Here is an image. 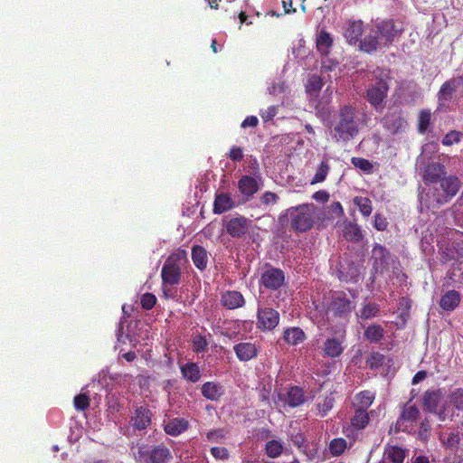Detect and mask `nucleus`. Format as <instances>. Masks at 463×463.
<instances>
[{"instance_id":"obj_1","label":"nucleus","mask_w":463,"mask_h":463,"mask_svg":"<svg viewBox=\"0 0 463 463\" xmlns=\"http://www.w3.org/2000/svg\"><path fill=\"white\" fill-rule=\"evenodd\" d=\"M423 403L439 420H445L453 416V408L463 410V388L450 389L446 393L441 390L427 392L423 397Z\"/></svg>"},{"instance_id":"obj_2","label":"nucleus","mask_w":463,"mask_h":463,"mask_svg":"<svg viewBox=\"0 0 463 463\" xmlns=\"http://www.w3.org/2000/svg\"><path fill=\"white\" fill-rule=\"evenodd\" d=\"M426 193L421 192L419 199L421 205L427 208L435 204L444 203L449 198L453 197L459 189V181L457 177L449 176L442 178L438 184H430Z\"/></svg>"},{"instance_id":"obj_3","label":"nucleus","mask_w":463,"mask_h":463,"mask_svg":"<svg viewBox=\"0 0 463 463\" xmlns=\"http://www.w3.org/2000/svg\"><path fill=\"white\" fill-rule=\"evenodd\" d=\"M333 128L337 141H348L354 138L359 131L358 121L355 118V109L350 106L341 108L334 121Z\"/></svg>"},{"instance_id":"obj_4","label":"nucleus","mask_w":463,"mask_h":463,"mask_svg":"<svg viewBox=\"0 0 463 463\" xmlns=\"http://www.w3.org/2000/svg\"><path fill=\"white\" fill-rule=\"evenodd\" d=\"M187 261V253L184 250L169 255L161 271L163 285L174 286L179 283L181 278V268Z\"/></svg>"},{"instance_id":"obj_5","label":"nucleus","mask_w":463,"mask_h":463,"mask_svg":"<svg viewBox=\"0 0 463 463\" xmlns=\"http://www.w3.org/2000/svg\"><path fill=\"white\" fill-rule=\"evenodd\" d=\"M373 76L376 81L368 88L366 98L377 111H382L384 108V100L389 90L387 83L388 75L384 71L377 69L373 71Z\"/></svg>"},{"instance_id":"obj_6","label":"nucleus","mask_w":463,"mask_h":463,"mask_svg":"<svg viewBox=\"0 0 463 463\" xmlns=\"http://www.w3.org/2000/svg\"><path fill=\"white\" fill-rule=\"evenodd\" d=\"M314 206L305 204L290 211L291 225L299 232H306L310 229L314 222Z\"/></svg>"},{"instance_id":"obj_7","label":"nucleus","mask_w":463,"mask_h":463,"mask_svg":"<svg viewBox=\"0 0 463 463\" xmlns=\"http://www.w3.org/2000/svg\"><path fill=\"white\" fill-rule=\"evenodd\" d=\"M134 456L137 463H165L170 458L171 453L168 449L160 446L152 450L138 447Z\"/></svg>"},{"instance_id":"obj_8","label":"nucleus","mask_w":463,"mask_h":463,"mask_svg":"<svg viewBox=\"0 0 463 463\" xmlns=\"http://www.w3.org/2000/svg\"><path fill=\"white\" fill-rule=\"evenodd\" d=\"M373 25L384 47L393 42L402 30L392 20L376 22Z\"/></svg>"},{"instance_id":"obj_9","label":"nucleus","mask_w":463,"mask_h":463,"mask_svg":"<svg viewBox=\"0 0 463 463\" xmlns=\"http://www.w3.org/2000/svg\"><path fill=\"white\" fill-rule=\"evenodd\" d=\"M279 322V313L269 307H259L258 309V327L263 330H271L275 328Z\"/></svg>"},{"instance_id":"obj_10","label":"nucleus","mask_w":463,"mask_h":463,"mask_svg":"<svg viewBox=\"0 0 463 463\" xmlns=\"http://www.w3.org/2000/svg\"><path fill=\"white\" fill-rule=\"evenodd\" d=\"M365 32L366 34L360 40V49L362 51L372 52L384 47L373 24L368 25Z\"/></svg>"},{"instance_id":"obj_11","label":"nucleus","mask_w":463,"mask_h":463,"mask_svg":"<svg viewBox=\"0 0 463 463\" xmlns=\"http://www.w3.org/2000/svg\"><path fill=\"white\" fill-rule=\"evenodd\" d=\"M365 32L366 34L360 40V49L362 51L372 52L384 47L373 24L368 25Z\"/></svg>"},{"instance_id":"obj_12","label":"nucleus","mask_w":463,"mask_h":463,"mask_svg":"<svg viewBox=\"0 0 463 463\" xmlns=\"http://www.w3.org/2000/svg\"><path fill=\"white\" fill-rule=\"evenodd\" d=\"M384 128L392 134L404 131L407 127V121L401 113H388L383 118Z\"/></svg>"},{"instance_id":"obj_13","label":"nucleus","mask_w":463,"mask_h":463,"mask_svg":"<svg viewBox=\"0 0 463 463\" xmlns=\"http://www.w3.org/2000/svg\"><path fill=\"white\" fill-rule=\"evenodd\" d=\"M250 221L245 217L238 216L232 218L226 224L228 233L232 237H241L249 229Z\"/></svg>"},{"instance_id":"obj_14","label":"nucleus","mask_w":463,"mask_h":463,"mask_svg":"<svg viewBox=\"0 0 463 463\" xmlns=\"http://www.w3.org/2000/svg\"><path fill=\"white\" fill-rule=\"evenodd\" d=\"M284 279V274L280 269H270L262 274L261 283L267 288L277 289L283 284Z\"/></svg>"},{"instance_id":"obj_15","label":"nucleus","mask_w":463,"mask_h":463,"mask_svg":"<svg viewBox=\"0 0 463 463\" xmlns=\"http://www.w3.org/2000/svg\"><path fill=\"white\" fill-rule=\"evenodd\" d=\"M445 175L444 166L440 164H430L423 172L425 184H438Z\"/></svg>"},{"instance_id":"obj_16","label":"nucleus","mask_w":463,"mask_h":463,"mask_svg":"<svg viewBox=\"0 0 463 463\" xmlns=\"http://www.w3.org/2000/svg\"><path fill=\"white\" fill-rule=\"evenodd\" d=\"M353 307L350 300L345 294L337 293L332 300L330 311L335 315L345 316L352 311Z\"/></svg>"},{"instance_id":"obj_17","label":"nucleus","mask_w":463,"mask_h":463,"mask_svg":"<svg viewBox=\"0 0 463 463\" xmlns=\"http://www.w3.org/2000/svg\"><path fill=\"white\" fill-rule=\"evenodd\" d=\"M233 350L240 361H250L258 354V348L255 344L243 342L234 345Z\"/></svg>"},{"instance_id":"obj_18","label":"nucleus","mask_w":463,"mask_h":463,"mask_svg":"<svg viewBox=\"0 0 463 463\" xmlns=\"http://www.w3.org/2000/svg\"><path fill=\"white\" fill-rule=\"evenodd\" d=\"M343 338L344 335H340L339 338L331 337L326 339L323 345L324 354L331 358L338 357L344 351Z\"/></svg>"},{"instance_id":"obj_19","label":"nucleus","mask_w":463,"mask_h":463,"mask_svg":"<svg viewBox=\"0 0 463 463\" xmlns=\"http://www.w3.org/2000/svg\"><path fill=\"white\" fill-rule=\"evenodd\" d=\"M363 32L364 25L362 21H350L346 24L344 34L350 44H356L360 42Z\"/></svg>"},{"instance_id":"obj_20","label":"nucleus","mask_w":463,"mask_h":463,"mask_svg":"<svg viewBox=\"0 0 463 463\" xmlns=\"http://www.w3.org/2000/svg\"><path fill=\"white\" fill-rule=\"evenodd\" d=\"M201 392L207 400L217 401L224 394V388L219 383L207 382L203 384Z\"/></svg>"},{"instance_id":"obj_21","label":"nucleus","mask_w":463,"mask_h":463,"mask_svg":"<svg viewBox=\"0 0 463 463\" xmlns=\"http://www.w3.org/2000/svg\"><path fill=\"white\" fill-rule=\"evenodd\" d=\"M461 296L456 290H449L441 296L439 300V307L444 311H453L460 303Z\"/></svg>"},{"instance_id":"obj_22","label":"nucleus","mask_w":463,"mask_h":463,"mask_svg":"<svg viewBox=\"0 0 463 463\" xmlns=\"http://www.w3.org/2000/svg\"><path fill=\"white\" fill-rule=\"evenodd\" d=\"M259 176L243 175L238 183L241 193L246 196H252L259 190Z\"/></svg>"},{"instance_id":"obj_23","label":"nucleus","mask_w":463,"mask_h":463,"mask_svg":"<svg viewBox=\"0 0 463 463\" xmlns=\"http://www.w3.org/2000/svg\"><path fill=\"white\" fill-rule=\"evenodd\" d=\"M461 80V78H453L443 83L439 91V101L440 105L443 104V102L448 101L451 98L452 94L460 85Z\"/></svg>"},{"instance_id":"obj_24","label":"nucleus","mask_w":463,"mask_h":463,"mask_svg":"<svg viewBox=\"0 0 463 463\" xmlns=\"http://www.w3.org/2000/svg\"><path fill=\"white\" fill-rule=\"evenodd\" d=\"M406 451L398 446H389L385 449L383 454L384 463H402L405 458Z\"/></svg>"},{"instance_id":"obj_25","label":"nucleus","mask_w":463,"mask_h":463,"mask_svg":"<svg viewBox=\"0 0 463 463\" xmlns=\"http://www.w3.org/2000/svg\"><path fill=\"white\" fill-rule=\"evenodd\" d=\"M133 425L138 430L146 429L151 422V413L146 408L140 406L136 410L132 419Z\"/></svg>"},{"instance_id":"obj_26","label":"nucleus","mask_w":463,"mask_h":463,"mask_svg":"<svg viewBox=\"0 0 463 463\" xmlns=\"http://www.w3.org/2000/svg\"><path fill=\"white\" fill-rule=\"evenodd\" d=\"M222 303L227 308L234 309L244 304V298L238 291H227L222 296Z\"/></svg>"},{"instance_id":"obj_27","label":"nucleus","mask_w":463,"mask_h":463,"mask_svg":"<svg viewBox=\"0 0 463 463\" xmlns=\"http://www.w3.org/2000/svg\"><path fill=\"white\" fill-rule=\"evenodd\" d=\"M375 395L370 391H364L356 394L353 401V405L357 410L366 411L374 401Z\"/></svg>"},{"instance_id":"obj_28","label":"nucleus","mask_w":463,"mask_h":463,"mask_svg":"<svg viewBox=\"0 0 463 463\" xmlns=\"http://www.w3.org/2000/svg\"><path fill=\"white\" fill-rule=\"evenodd\" d=\"M234 206V202L228 194H217L214 201L213 212L214 213H223L231 210Z\"/></svg>"},{"instance_id":"obj_29","label":"nucleus","mask_w":463,"mask_h":463,"mask_svg":"<svg viewBox=\"0 0 463 463\" xmlns=\"http://www.w3.org/2000/svg\"><path fill=\"white\" fill-rule=\"evenodd\" d=\"M192 260L197 269L203 270L208 263V255L206 250L199 245L193 246Z\"/></svg>"},{"instance_id":"obj_30","label":"nucleus","mask_w":463,"mask_h":463,"mask_svg":"<svg viewBox=\"0 0 463 463\" xmlns=\"http://www.w3.org/2000/svg\"><path fill=\"white\" fill-rule=\"evenodd\" d=\"M188 428V421L183 418L170 420L165 426V430L172 436H178Z\"/></svg>"},{"instance_id":"obj_31","label":"nucleus","mask_w":463,"mask_h":463,"mask_svg":"<svg viewBox=\"0 0 463 463\" xmlns=\"http://www.w3.org/2000/svg\"><path fill=\"white\" fill-rule=\"evenodd\" d=\"M304 401V392L299 387H291L286 393L285 402L290 407L299 406Z\"/></svg>"},{"instance_id":"obj_32","label":"nucleus","mask_w":463,"mask_h":463,"mask_svg":"<svg viewBox=\"0 0 463 463\" xmlns=\"http://www.w3.org/2000/svg\"><path fill=\"white\" fill-rule=\"evenodd\" d=\"M181 373L187 381L196 383L200 380L199 366L194 363H188L181 366Z\"/></svg>"},{"instance_id":"obj_33","label":"nucleus","mask_w":463,"mask_h":463,"mask_svg":"<svg viewBox=\"0 0 463 463\" xmlns=\"http://www.w3.org/2000/svg\"><path fill=\"white\" fill-rule=\"evenodd\" d=\"M284 340L292 345H298L305 340V333L299 327L288 328L284 332Z\"/></svg>"},{"instance_id":"obj_34","label":"nucleus","mask_w":463,"mask_h":463,"mask_svg":"<svg viewBox=\"0 0 463 463\" xmlns=\"http://www.w3.org/2000/svg\"><path fill=\"white\" fill-rule=\"evenodd\" d=\"M333 39L328 33L321 31L317 36V48L321 54H327L332 46Z\"/></svg>"},{"instance_id":"obj_35","label":"nucleus","mask_w":463,"mask_h":463,"mask_svg":"<svg viewBox=\"0 0 463 463\" xmlns=\"http://www.w3.org/2000/svg\"><path fill=\"white\" fill-rule=\"evenodd\" d=\"M369 422V416L366 411L355 409V413L351 419V425L355 430H363Z\"/></svg>"},{"instance_id":"obj_36","label":"nucleus","mask_w":463,"mask_h":463,"mask_svg":"<svg viewBox=\"0 0 463 463\" xmlns=\"http://www.w3.org/2000/svg\"><path fill=\"white\" fill-rule=\"evenodd\" d=\"M330 170L328 159L324 158L318 167L317 168L316 174L310 181L311 184L322 183L326 180Z\"/></svg>"},{"instance_id":"obj_37","label":"nucleus","mask_w":463,"mask_h":463,"mask_svg":"<svg viewBox=\"0 0 463 463\" xmlns=\"http://www.w3.org/2000/svg\"><path fill=\"white\" fill-rule=\"evenodd\" d=\"M441 444L448 449H454L459 443V435L458 432L443 431L439 434Z\"/></svg>"},{"instance_id":"obj_38","label":"nucleus","mask_w":463,"mask_h":463,"mask_svg":"<svg viewBox=\"0 0 463 463\" xmlns=\"http://www.w3.org/2000/svg\"><path fill=\"white\" fill-rule=\"evenodd\" d=\"M384 330L380 325H373L364 331V337L370 342L377 343L383 336Z\"/></svg>"},{"instance_id":"obj_39","label":"nucleus","mask_w":463,"mask_h":463,"mask_svg":"<svg viewBox=\"0 0 463 463\" xmlns=\"http://www.w3.org/2000/svg\"><path fill=\"white\" fill-rule=\"evenodd\" d=\"M354 203L364 217H369L373 211L372 202L367 197L356 196L354 198Z\"/></svg>"},{"instance_id":"obj_40","label":"nucleus","mask_w":463,"mask_h":463,"mask_svg":"<svg viewBox=\"0 0 463 463\" xmlns=\"http://www.w3.org/2000/svg\"><path fill=\"white\" fill-rule=\"evenodd\" d=\"M387 256H388V252L384 247L376 244L373 248L372 257L374 260V262H375V265L377 266V268L382 267L385 263Z\"/></svg>"},{"instance_id":"obj_41","label":"nucleus","mask_w":463,"mask_h":463,"mask_svg":"<svg viewBox=\"0 0 463 463\" xmlns=\"http://www.w3.org/2000/svg\"><path fill=\"white\" fill-rule=\"evenodd\" d=\"M265 450L269 458H277L282 453L283 445L281 441L272 439L266 443Z\"/></svg>"},{"instance_id":"obj_42","label":"nucleus","mask_w":463,"mask_h":463,"mask_svg":"<svg viewBox=\"0 0 463 463\" xmlns=\"http://www.w3.org/2000/svg\"><path fill=\"white\" fill-rule=\"evenodd\" d=\"M438 149L436 143H428L422 146V152L417 159L416 165L418 168H421V165L425 164V160L429 159V155L434 153Z\"/></svg>"},{"instance_id":"obj_43","label":"nucleus","mask_w":463,"mask_h":463,"mask_svg":"<svg viewBox=\"0 0 463 463\" xmlns=\"http://www.w3.org/2000/svg\"><path fill=\"white\" fill-rule=\"evenodd\" d=\"M344 236L352 241H359L362 238V232L359 227L354 223H347L343 230Z\"/></svg>"},{"instance_id":"obj_44","label":"nucleus","mask_w":463,"mask_h":463,"mask_svg":"<svg viewBox=\"0 0 463 463\" xmlns=\"http://www.w3.org/2000/svg\"><path fill=\"white\" fill-rule=\"evenodd\" d=\"M322 80L318 76L313 75L311 76L307 84V91L310 94H317L320 89L322 88Z\"/></svg>"},{"instance_id":"obj_45","label":"nucleus","mask_w":463,"mask_h":463,"mask_svg":"<svg viewBox=\"0 0 463 463\" xmlns=\"http://www.w3.org/2000/svg\"><path fill=\"white\" fill-rule=\"evenodd\" d=\"M346 449V441L344 439H334L329 445L330 452L338 456L342 454Z\"/></svg>"},{"instance_id":"obj_46","label":"nucleus","mask_w":463,"mask_h":463,"mask_svg":"<svg viewBox=\"0 0 463 463\" xmlns=\"http://www.w3.org/2000/svg\"><path fill=\"white\" fill-rule=\"evenodd\" d=\"M379 313V307L373 303H368L364 306L360 312V317L364 319H368L376 317Z\"/></svg>"},{"instance_id":"obj_47","label":"nucleus","mask_w":463,"mask_h":463,"mask_svg":"<svg viewBox=\"0 0 463 463\" xmlns=\"http://www.w3.org/2000/svg\"><path fill=\"white\" fill-rule=\"evenodd\" d=\"M352 164L356 167L362 170L364 173H371L373 170L372 163L364 158L361 157H353Z\"/></svg>"},{"instance_id":"obj_48","label":"nucleus","mask_w":463,"mask_h":463,"mask_svg":"<svg viewBox=\"0 0 463 463\" xmlns=\"http://www.w3.org/2000/svg\"><path fill=\"white\" fill-rule=\"evenodd\" d=\"M419 410L415 406L410 405L404 408L402 413V419L408 421H414L419 416Z\"/></svg>"},{"instance_id":"obj_49","label":"nucleus","mask_w":463,"mask_h":463,"mask_svg":"<svg viewBox=\"0 0 463 463\" xmlns=\"http://www.w3.org/2000/svg\"><path fill=\"white\" fill-rule=\"evenodd\" d=\"M431 114L429 110H422L419 117V130L420 133H424L430 122Z\"/></svg>"},{"instance_id":"obj_50","label":"nucleus","mask_w":463,"mask_h":463,"mask_svg":"<svg viewBox=\"0 0 463 463\" xmlns=\"http://www.w3.org/2000/svg\"><path fill=\"white\" fill-rule=\"evenodd\" d=\"M194 350L196 353L204 352L208 345V341L205 336L202 335H197L194 337L193 340Z\"/></svg>"},{"instance_id":"obj_51","label":"nucleus","mask_w":463,"mask_h":463,"mask_svg":"<svg viewBox=\"0 0 463 463\" xmlns=\"http://www.w3.org/2000/svg\"><path fill=\"white\" fill-rule=\"evenodd\" d=\"M462 133L459 131H450L442 139L444 146H452L453 144L458 143L461 139Z\"/></svg>"},{"instance_id":"obj_52","label":"nucleus","mask_w":463,"mask_h":463,"mask_svg":"<svg viewBox=\"0 0 463 463\" xmlns=\"http://www.w3.org/2000/svg\"><path fill=\"white\" fill-rule=\"evenodd\" d=\"M90 399L85 394H79L74 398V406L79 411H84L89 407Z\"/></svg>"},{"instance_id":"obj_53","label":"nucleus","mask_w":463,"mask_h":463,"mask_svg":"<svg viewBox=\"0 0 463 463\" xmlns=\"http://www.w3.org/2000/svg\"><path fill=\"white\" fill-rule=\"evenodd\" d=\"M225 436L226 432L222 429L211 430L206 434L207 440L211 442H219L222 440Z\"/></svg>"},{"instance_id":"obj_54","label":"nucleus","mask_w":463,"mask_h":463,"mask_svg":"<svg viewBox=\"0 0 463 463\" xmlns=\"http://www.w3.org/2000/svg\"><path fill=\"white\" fill-rule=\"evenodd\" d=\"M211 454L216 459L225 460L229 458V451L223 447H213Z\"/></svg>"},{"instance_id":"obj_55","label":"nucleus","mask_w":463,"mask_h":463,"mask_svg":"<svg viewBox=\"0 0 463 463\" xmlns=\"http://www.w3.org/2000/svg\"><path fill=\"white\" fill-rule=\"evenodd\" d=\"M156 302L155 295L146 293L141 298V305L146 309H151Z\"/></svg>"},{"instance_id":"obj_56","label":"nucleus","mask_w":463,"mask_h":463,"mask_svg":"<svg viewBox=\"0 0 463 463\" xmlns=\"http://www.w3.org/2000/svg\"><path fill=\"white\" fill-rule=\"evenodd\" d=\"M278 114V107L270 106L267 109L260 112V116L264 121L271 120Z\"/></svg>"},{"instance_id":"obj_57","label":"nucleus","mask_w":463,"mask_h":463,"mask_svg":"<svg viewBox=\"0 0 463 463\" xmlns=\"http://www.w3.org/2000/svg\"><path fill=\"white\" fill-rule=\"evenodd\" d=\"M388 222L384 216L377 213L374 216L373 226L378 231H384L387 228Z\"/></svg>"},{"instance_id":"obj_58","label":"nucleus","mask_w":463,"mask_h":463,"mask_svg":"<svg viewBox=\"0 0 463 463\" xmlns=\"http://www.w3.org/2000/svg\"><path fill=\"white\" fill-rule=\"evenodd\" d=\"M278 199L279 197L276 194L272 192H266L261 197V203L266 205L275 204Z\"/></svg>"},{"instance_id":"obj_59","label":"nucleus","mask_w":463,"mask_h":463,"mask_svg":"<svg viewBox=\"0 0 463 463\" xmlns=\"http://www.w3.org/2000/svg\"><path fill=\"white\" fill-rule=\"evenodd\" d=\"M285 90V84L283 82L273 83L268 88V91L271 95L283 92Z\"/></svg>"},{"instance_id":"obj_60","label":"nucleus","mask_w":463,"mask_h":463,"mask_svg":"<svg viewBox=\"0 0 463 463\" xmlns=\"http://www.w3.org/2000/svg\"><path fill=\"white\" fill-rule=\"evenodd\" d=\"M229 156L232 160L240 161L243 156L242 150L241 147L234 146L231 149Z\"/></svg>"},{"instance_id":"obj_61","label":"nucleus","mask_w":463,"mask_h":463,"mask_svg":"<svg viewBox=\"0 0 463 463\" xmlns=\"http://www.w3.org/2000/svg\"><path fill=\"white\" fill-rule=\"evenodd\" d=\"M291 441L298 446V448H301L304 445L305 442V437L302 433H297V434H290Z\"/></svg>"},{"instance_id":"obj_62","label":"nucleus","mask_w":463,"mask_h":463,"mask_svg":"<svg viewBox=\"0 0 463 463\" xmlns=\"http://www.w3.org/2000/svg\"><path fill=\"white\" fill-rule=\"evenodd\" d=\"M258 118L255 116L247 117L241 123V128H245L248 127H256L258 125Z\"/></svg>"},{"instance_id":"obj_63","label":"nucleus","mask_w":463,"mask_h":463,"mask_svg":"<svg viewBox=\"0 0 463 463\" xmlns=\"http://www.w3.org/2000/svg\"><path fill=\"white\" fill-rule=\"evenodd\" d=\"M313 198L321 203H325L328 200L329 194L326 191H318L313 194Z\"/></svg>"},{"instance_id":"obj_64","label":"nucleus","mask_w":463,"mask_h":463,"mask_svg":"<svg viewBox=\"0 0 463 463\" xmlns=\"http://www.w3.org/2000/svg\"><path fill=\"white\" fill-rule=\"evenodd\" d=\"M331 211L337 216H342L344 214V209L339 202H335L331 204Z\"/></svg>"}]
</instances>
